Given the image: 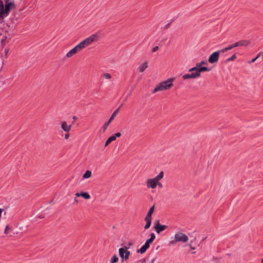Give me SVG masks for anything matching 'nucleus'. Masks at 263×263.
Segmentation results:
<instances>
[{
  "mask_svg": "<svg viewBox=\"0 0 263 263\" xmlns=\"http://www.w3.org/2000/svg\"><path fill=\"white\" fill-rule=\"evenodd\" d=\"M227 48H228V50H231L232 48H234V46L233 45V44H231V45H229L227 47Z\"/></svg>",
  "mask_w": 263,
  "mask_h": 263,
  "instance_id": "31",
  "label": "nucleus"
},
{
  "mask_svg": "<svg viewBox=\"0 0 263 263\" xmlns=\"http://www.w3.org/2000/svg\"><path fill=\"white\" fill-rule=\"evenodd\" d=\"M154 260V259H153V260H152V261H151L150 263H153Z\"/></svg>",
  "mask_w": 263,
  "mask_h": 263,
  "instance_id": "39",
  "label": "nucleus"
},
{
  "mask_svg": "<svg viewBox=\"0 0 263 263\" xmlns=\"http://www.w3.org/2000/svg\"><path fill=\"white\" fill-rule=\"evenodd\" d=\"M147 67L148 63L147 62L145 61L139 66L138 69L139 72H143Z\"/></svg>",
  "mask_w": 263,
  "mask_h": 263,
  "instance_id": "14",
  "label": "nucleus"
},
{
  "mask_svg": "<svg viewBox=\"0 0 263 263\" xmlns=\"http://www.w3.org/2000/svg\"><path fill=\"white\" fill-rule=\"evenodd\" d=\"M121 136V134L120 133H117L114 135H112V136L113 138H114V139L116 140L117 138L120 137Z\"/></svg>",
  "mask_w": 263,
  "mask_h": 263,
  "instance_id": "24",
  "label": "nucleus"
},
{
  "mask_svg": "<svg viewBox=\"0 0 263 263\" xmlns=\"http://www.w3.org/2000/svg\"><path fill=\"white\" fill-rule=\"evenodd\" d=\"M160 180H157V184H156V186H158L160 188H162L163 187V184L161 182H159Z\"/></svg>",
  "mask_w": 263,
  "mask_h": 263,
  "instance_id": "26",
  "label": "nucleus"
},
{
  "mask_svg": "<svg viewBox=\"0 0 263 263\" xmlns=\"http://www.w3.org/2000/svg\"><path fill=\"white\" fill-rule=\"evenodd\" d=\"M164 177L163 171L160 172L158 175L153 178L148 179L146 181L147 188L155 189L156 188V184L158 180H161Z\"/></svg>",
  "mask_w": 263,
  "mask_h": 263,
  "instance_id": "5",
  "label": "nucleus"
},
{
  "mask_svg": "<svg viewBox=\"0 0 263 263\" xmlns=\"http://www.w3.org/2000/svg\"><path fill=\"white\" fill-rule=\"evenodd\" d=\"M8 51H9V50H8H8H6L5 52H6V54H7V53H8Z\"/></svg>",
  "mask_w": 263,
  "mask_h": 263,
  "instance_id": "38",
  "label": "nucleus"
},
{
  "mask_svg": "<svg viewBox=\"0 0 263 263\" xmlns=\"http://www.w3.org/2000/svg\"><path fill=\"white\" fill-rule=\"evenodd\" d=\"M219 56V52L215 51L213 53L209 58V62L210 63H214L218 61Z\"/></svg>",
  "mask_w": 263,
  "mask_h": 263,
  "instance_id": "11",
  "label": "nucleus"
},
{
  "mask_svg": "<svg viewBox=\"0 0 263 263\" xmlns=\"http://www.w3.org/2000/svg\"><path fill=\"white\" fill-rule=\"evenodd\" d=\"M115 140L114 139V138H113V137L112 136H110V137H109L105 143V144H104L105 147L107 146L110 143H111V142H112L113 141H115Z\"/></svg>",
  "mask_w": 263,
  "mask_h": 263,
  "instance_id": "19",
  "label": "nucleus"
},
{
  "mask_svg": "<svg viewBox=\"0 0 263 263\" xmlns=\"http://www.w3.org/2000/svg\"><path fill=\"white\" fill-rule=\"evenodd\" d=\"M103 77L106 79H110L111 78V74L108 73H104Z\"/></svg>",
  "mask_w": 263,
  "mask_h": 263,
  "instance_id": "23",
  "label": "nucleus"
},
{
  "mask_svg": "<svg viewBox=\"0 0 263 263\" xmlns=\"http://www.w3.org/2000/svg\"><path fill=\"white\" fill-rule=\"evenodd\" d=\"M236 59V56L235 54H234L232 55L230 58H228L227 60V62L231 61H234Z\"/></svg>",
  "mask_w": 263,
  "mask_h": 263,
  "instance_id": "22",
  "label": "nucleus"
},
{
  "mask_svg": "<svg viewBox=\"0 0 263 263\" xmlns=\"http://www.w3.org/2000/svg\"><path fill=\"white\" fill-rule=\"evenodd\" d=\"M80 50L78 48V47L76 45L74 48L71 49L70 51H69L66 55V57L67 58H70L72 57L73 55L76 54L77 52H80Z\"/></svg>",
  "mask_w": 263,
  "mask_h": 263,
  "instance_id": "12",
  "label": "nucleus"
},
{
  "mask_svg": "<svg viewBox=\"0 0 263 263\" xmlns=\"http://www.w3.org/2000/svg\"><path fill=\"white\" fill-rule=\"evenodd\" d=\"M72 118L74 120H76L77 119V117L76 116H73Z\"/></svg>",
  "mask_w": 263,
  "mask_h": 263,
  "instance_id": "36",
  "label": "nucleus"
},
{
  "mask_svg": "<svg viewBox=\"0 0 263 263\" xmlns=\"http://www.w3.org/2000/svg\"><path fill=\"white\" fill-rule=\"evenodd\" d=\"M0 1V22H4V18L8 16L12 10L15 8V5L13 0H4Z\"/></svg>",
  "mask_w": 263,
  "mask_h": 263,
  "instance_id": "1",
  "label": "nucleus"
},
{
  "mask_svg": "<svg viewBox=\"0 0 263 263\" xmlns=\"http://www.w3.org/2000/svg\"><path fill=\"white\" fill-rule=\"evenodd\" d=\"M167 226L166 225H161L160 224L159 220L155 221V226L154 229L155 230L157 233L159 234L161 232L166 230Z\"/></svg>",
  "mask_w": 263,
  "mask_h": 263,
  "instance_id": "10",
  "label": "nucleus"
},
{
  "mask_svg": "<svg viewBox=\"0 0 263 263\" xmlns=\"http://www.w3.org/2000/svg\"><path fill=\"white\" fill-rule=\"evenodd\" d=\"M2 0H0V1H1Z\"/></svg>",
  "mask_w": 263,
  "mask_h": 263,
  "instance_id": "41",
  "label": "nucleus"
},
{
  "mask_svg": "<svg viewBox=\"0 0 263 263\" xmlns=\"http://www.w3.org/2000/svg\"><path fill=\"white\" fill-rule=\"evenodd\" d=\"M9 228V225H7L6 226L5 230H4V233L5 234H8V230Z\"/></svg>",
  "mask_w": 263,
  "mask_h": 263,
  "instance_id": "28",
  "label": "nucleus"
},
{
  "mask_svg": "<svg viewBox=\"0 0 263 263\" xmlns=\"http://www.w3.org/2000/svg\"><path fill=\"white\" fill-rule=\"evenodd\" d=\"M91 175V172L89 170H87L84 174L83 177L84 179H87V178H89V177H90Z\"/></svg>",
  "mask_w": 263,
  "mask_h": 263,
  "instance_id": "20",
  "label": "nucleus"
},
{
  "mask_svg": "<svg viewBox=\"0 0 263 263\" xmlns=\"http://www.w3.org/2000/svg\"><path fill=\"white\" fill-rule=\"evenodd\" d=\"M76 197L82 196L84 198L86 199H88L90 198V195L87 192H82V193H77L75 194Z\"/></svg>",
  "mask_w": 263,
  "mask_h": 263,
  "instance_id": "15",
  "label": "nucleus"
},
{
  "mask_svg": "<svg viewBox=\"0 0 263 263\" xmlns=\"http://www.w3.org/2000/svg\"><path fill=\"white\" fill-rule=\"evenodd\" d=\"M118 261V257L116 255H114V256L111 258L110 263H116Z\"/></svg>",
  "mask_w": 263,
  "mask_h": 263,
  "instance_id": "21",
  "label": "nucleus"
},
{
  "mask_svg": "<svg viewBox=\"0 0 263 263\" xmlns=\"http://www.w3.org/2000/svg\"><path fill=\"white\" fill-rule=\"evenodd\" d=\"M150 236V238L146 240L145 244L139 250H138V253L143 254L149 248V244L151 243L156 238L155 235L153 233L151 234Z\"/></svg>",
  "mask_w": 263,
  "mask_h": 263,
  "instance_id": "7",
  "label": "nucleus"
},
{
  "mask_svg": "<svg viewBox=\"0 0 263 263\" xmlns=\"http://www.w3.org/2000/svg\"><path fill=\"white\" fill-rule=\"evenodd\" d=\"M260 53H258V55L254 59H253L250 62H249L250 63H252L254 62L259 57H260Z\"/></svg>",
  "mask_w": 263,
  "mask_h": 263,
  "instance_id": "25",
  "label": "nucleus"
},
{
  "mask_svg": "<svg viewBox=\"0 0 263 263\" xmlns=\"http://www.w3.org/2000/svg\"><path fill=\"white\" fill-rule=\"evenodd\" d=\"M238 42L239 46H247L250 43V42L248 40H241Z\"/></svg>",
  "mask_w": 263,
  "mask_h": 263,
  "instance_id": "17",
  "label": "nucleus"
},
{
  "mask_svg": "<svg viewBox=\"0 0 263 263\" xmlns=\"http://www.w3.org/2000/svg\"><path fill=\"white\" fill-rule=\"evenodd\" d=\"M227 51H228V48L227 47H226L224 48H223V49H221L219 52V53L220 52L224 53L225 52H227Z\"/></svg>",
  "mask_w": 263,
  "mask_h": 263,
  "instance_id": "27",
  "label": "nucleus"
},
{
  "mask_svg": "<svg viewBox=\"0 0 263 263\" xmlns=\"http://www.w3.org/2000/svg\"><path fill=\"white\" fill-rule=\"evenodd\" d=\"M175 78H170L167 80L162 81L157 84L154 89L153 90L152 92L155 93L158 91H161L171 89L173 86V82L174 81Z\"/></svg>",
  "mask_w": 263,
  "mask_h": 263,
  "instance_id": "4",
  "label": "nucleus"
},
{
  "mask_svg": "<svg viewBox=\"0 0 263 263\" xmlns=\"http://www.w3.org/2000/svg\"><path fill=\"white\" fill-rule=\"evenodd\" d=\"M175 241H171V243L174 244L176 242H186L188 241L189 238L187 235L182 233H178L175 235Z\"/></svg>",
  "mask_w": 263,
  "mask_h": 263,
  "instance_id": "8",
  "label": "nucleus"
},
{
  "mask_svg": "<svg viewBox=\"0 0 263 263\" xmlns=\"http://www.w3.org/2000/svg\"><path fill=\"white\" fill-rule=\"evenodd\" d=\"M155 205H153L149 210L145 217L152 218V215L154 211Z\"/></svg>",
  "mask_w": 263,
  "mask_h": 263,
  "instance_id": "18",
  "label": "nucleus"
},
{
  "mask_svg": "<svg viewBox=\"0 0 263 263\" xmlns=\"http://www.w3.org/2000/svg\"><path fill=\"white\" fill-rule=\"evenodd\" d=\"M99 39V35L98 33H94L80 42L77 46L80 51H82L87 47L90 46L95 42H97Z\"/></svg>",
  "mask_w": 263,
  "mask_h": 263,
  "instance_id": "3",
  "label": "nucleus"
},
{
  "mask_svg": "<svg viewBox=\"0 0 263 263\" xmlns=\"http://www.w3.org/2000/svg\"><path fill=\"white\" fill-rule=\"evenodd\" d=\"M262 263H263V259H261Z\"/></svg>",
  "mask_w": 263,
  "mask_h": 263,
  "instance_id": "40",
  "label": "nucleus"
},
{
  "mask_svg": "<svg viewBox=\"0 0 263 263\" xmlns=\"http://www.w3.org/2000/svg\"><path fill=\"white\" fill-rule=\"evenodd\" d=\"M69 138V134L68 133H67V134H66L65 135V139L67 140Z\"/></svg>",
  "mask_w": 263,
  "mask_h": 263,
  "instance_id": "32",
  "label": "nucleus"
},
{
  "mask_svg": "<svg viewBox=\"0 0 263 263\" xmlns=\"http://www.w3.org/2000/svg\"><path fill=\"white\" fill-rule=\"evenodd\" d=\"M144 221H146V224L145 225L144 228L145 230H146L148 229L151 225L152 218L145 217L144 218Z\"/></svg>",
  "mask_w": 263,
  "mask_h": 263,
  "instance_id": "16",
  "label": "nucleus"
},
{
  "mask_svg": "<svg viewBox=\"0 0 263 263\" xmlns=\"http://www.w3.org/2000/svg\"><path fill=\"white\" fill-rule=\"evenodd\" d=\"M232 44L234 46V48L239 46V44H238V42H236V43H235L234 44Z\"/></svg>",
  "mask_w": 263,
  "mask_h": 263,
  "instance_id": "33",
  "label": "nucleus"
},
{
  "mask_svg": "<svg viewBox=\"0 0 263 263\" xmlns=\"http://www.w3.org/2000/svg\"><path fill=\"white\" fill-rule=\"evenodd\" d=\"M201 66L202 65L199 63H196V66L189 69V71L191 72V73L183 75L182 78L184 80L195 79L200 77L201 72L209 71L210 70V68Z\"/></svg>",
  "mask_w": 263,
  "mask_h": 263,
  "instance_id": "2",
  "label": "nucleus"
},
{
  "mask_svg": "<svg viewBox=\"0 0 263 263\" xmlns=\"http://www.w3.org/2000/svg\"><path fill=\"white\" fill-rule=\"evenodd\" d=\"M199 63H200L201 65H202L205 64H206V62H205L204 61L202 60V61H201L200 62H199Z\"/></svg>",
  "mask_w": 263,
  "mask_h": 263,
  "instance_id": "34",
  "label": "nucleus"
},
{
  "mask_svg": "<svg viewBox=\"0 0 263 263\" xmlns=\"http://www.w3.org/2000/svg\"><path fill=\"white\" fill-rule=\"evenodd\" d=\"M171 24V23H169L167 24L166 25H165L164 27V29L167 30L170 27Z\"/></svg>",
  "mask_w": 263,
  "mask_h": 263,
  "instance_id": "29",
  "label": "nucleus"
},
{
  "mask_svg": "<svg viewBox=\"0 0 263 263\" xmlns=\"http://www.w3.org/2000/svg\"><path fill=\"white\" fill-rule=\"evenodd\" d=\"M133 243L132 242H129L127 244V246H125L124 248H120L119 250V253L120 257L122 258V260L124 259L127 260L129 258V256L130 255V252L127 251L128 249H129L131 246L133 245Z\"/></svg>",
  "mask_w": 263,
  "mask_h": 263,
  "instance_id": "6",
  "label": "nucleus"
},
{
  "mask_svg": "<svg viewBox=\"0 0 263 263\" xmlns=\"http://www.w3.org/2000/svg\"><path fill=\"white\" fill-rule=\"evenodd\" d=\"M122 104H121L117 109H116L112 114L111 115V117H110L108 121L104 124L103 127V132H105L108 126L109 125V124L112 122V121L114 120L115 117L116 116L117 114L118 113L121 107L122 106Z\"/></svg>",
  "mask_w": 263,
  "mask_h": 263,
  "instance_id": "9",
  "label": "nucleus"
},
{
  "mask_svg": "<svg viewBox=\"0 0 263 263\" xmlns=\"http://www.w3.org/2000/svg\"><path fill=\"white\" fill-rule=\"evenodd\" d=\"M159 47L158 46H155L152 49V52H154L156 51L158 49Z\"/></svg>",
  "mask_w": 263,
  "mask_h": 263,
  "instance_id": "30",
  "label": "nucleus"
},
{
  "mask_svg": "<svg viewBox=\"0 0 263 263\" xmlns=\"http://www.w3.org/2000/svg\"><path fill=\"white\" fill-rule=\"evenodd\" d=\"M71 126L72 125H68L66 121H62L61 122L62 129L67 133H68L70 130Z\"/></svg>",
  "mask_w": 263,
  "mask_h": 263,
  "instance_id": "13",
  "label": "nucleus"
},
{
  "mask_svg": "<svg viewBox=\"0 0 263 263\" xmlns=\"http://www.w3.org/2000/svg\"><path fill=\"white\" fill-rule=\"evenodd\" d=\"M77 197H76V196L75 197V198H74V201H75L77 203H78V200H77Z\"/></svg>",
  "mask_w": 263,
  "mask_h": 263,
  "instance_id": "37",
  "label": "nucleus"
},
{
  "mask_svg": "<svg viewBox=\"0 0 263 263\" xmlns=\"http://www.w3.org/2000/svg\"><path fill=\"white\" fill-rule=\"evenodd\" d=\"M3 210L2 209H1L0 208V217H1L2 216V212H3Z\"/></svg>",
  "mask_w": 263,
  "mask_h": 263,
  "instance_id": "35",
  "label": "nucleus"
}]
</instances>
